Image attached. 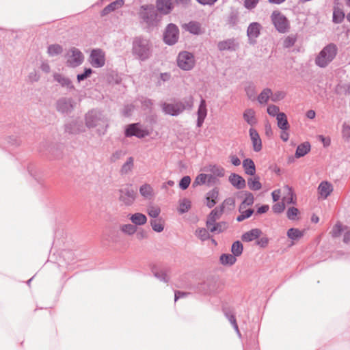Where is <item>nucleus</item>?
Segmentation results:
<instances>
[{
	"label": "nucleus",
	"instance_id": "58836bf2",
	"mask_svg": "<svg viewBox=\"0 0 350 350\" xmlns=\"http://www.w3.org/2000/svg\"><path fill=\"white\" fill-rule=\"evenodd\" d=\"M243 118L250 125H254L256 123L255 118V111L252 109H247L243 113Z\"/></svg>",
	"mask_w": 350,
	"mask_h": 350
},
{
	"label": "nucleus",
	"instance_id": "f257e3e1",
	"mask_svg": "<svg viewBox=\"0 0 350 350\" xmlns=\"http://www.w3.org/2000/svg\"><path fill=\"white\" fill-rule=\"evenodd\" d=\"M85 125L89 129L101 126L98 129L97 133L99 135H105L108 128V120L99 110L92 109L85 116Z\"/></svg>",
	"mask_w": 350,
	"mask_h": 350
},
{
	"label": "nucleus",
	"instance_id": "c03bdc74",
	"mask_svg": "<svg viewBox=\"0 0 350 350\" xmlns=\"http://www.w3.org/2000/svg\"><path fill=\"white\" fill-rule=\"evenodd\" d=\"M247 185L249 188L254 191H258L262 187V185L259 180V177L258 176L248 178Z\"/></svg>",
	"mask_w": 350,
	"mask_h": 350
},
{
	"label": "nucleus",
	"instance_id": "7ed1b4c3",
	"mask_svg": "<svg viewBox=\"0 0 350 350\" xmlns=\"http://www.w3.org/2000/svg\"><path fill=\"white\" fill-rule=\"evenodd\" d=\"M193 105V98L191 96L185 97L174 103H163L161 104L163 111L165 114L176 116L183 113L185 110H190Z\"/></svg>",
	"mask_w": 350,
	"mask_h": 350
},
{
	"label": "nucleus",
	"instance_id": "f8f14e48",
	"mask_svg": "<svg viewBox=\"0 0 350 350\" xmlns=\"http://www.w3.org/2000/svg\"><path fill=\"white\" fill-rule=\"evenodd\" d=\"M38 149L40 152L51 154L55 158H59L62 156V146L53 144L46 140L40 143Z\"/></svg>",
	"mask_w": 350,
	"mask_h": 350
},
{
	"label": "nucleus",
	"instance_id": "4d7b16f0",
	"mask_svg": "<svg viewBox=\"0 0 350 350\" xmlns=\"http://www.w3.org/2000/svg\"><path fill=\"white\" fill-rule=\"evenodd\" d=\"M297 40V37L295 35H291L286 37L283 42L284 48H290L293 46Z\"/></svg>",
	"mask_w": 350,
	"mask_h": 350
},
{
	"label": "nucleus",
	"instance_id": "2eb2a0df",
	"mask_svg": "<svg viewBox=\"0 0 350 350\" xmlns=\"http://www.w3.org/2000/svg\"><path fill=\"white\" fill-rule=\"evenodd\" d=\"M261 27L260 24L257 22L250 24L247 29V36L250 44H254L256 42V38L260 35Z\"/></svg>",
	"mask_w": 350,
	"mask_h": 350
},
{
	"label": "nucleus",
	"instance_id": "603ef678",
	"mask_svg": "<svg viewBox=\"0 0 350 350\" xmlns=\"http://www.w3.org/2000/svg\"><path fill=\"white\" fill-rule=\"evenodd\" d=\"M120 229L122 232L128 234L132 235L135 234L137 231V227L133 224H124L120 227Z\"/></svg>",
	"mask_w": 350,
	"mask_h": 350
},
{
	"label": "nucleus",
	"instance_id": "0e129e2a",
	"mask_svg": "<svg viewBox=\"0 0 350 350\" xmlns=\"http://www.w3.org/2000/svg\"><path fill=\"white\" fill-rule=\"evenodd\" d=\"M209 176L210 178L211 176L205 174H199L195 179L193 185H203L206 183L207 177Z\"/></svg>",
	"mask_w": 350,
	"mask_h": 350
},
{
	"label": "nucleus",
	"instance_id": "423d86ee",
	"mask_svg": "<svg viewBox=\"0 0 350 350\" xmlns=\"http://www.w3.org/2000/svg\"><path fill=\"white\" fill-rule=\"evenodd\" d=\"M178 66L183 70H190L195 65V58L193 55L188 51H182L179 53L177 57Z\"/></svg>",
	"mask_w": 350,
	"mask_h": 350
},
{
	"label": "nucleus",
	"instance_id": "cd10ccee",
	"mask_svg": "<svg viewBox=\"0 0 350 350\" xmlns=\"http://www.w3.org/2000/svg\"><path fill=\"white\" fill-rule=\"evenodd\" d=\"M124 0H116L107 5L100 12L102 16L120 8L124 5Z\"/></svg>",
	"mask_w": 350,
	"mask_h": 350
},
{
	"label": "nucleus",
	"instance_id": "4c0bfd02",
	"mask_svg": "<svg viewBox=\"0 0 350 350\" xmlns=\"http://www.w3.org/2000/svg\"><path fill=\"white\" fill-rule=\"evenodd\" d=\"M310 150V145L308 142H304L299 145L295 152V157L299 158L306 155Z\"/></svg>",
	"mask_w": 350,
	"mask_h": 350
},
{
	"label": "nucleus",
	"instance_id": "a18cd8bd",
	"mask_svg": "<svg viewBox=\"0 0 350 350\" xmlns=\"http://www.w3.org/2000/svg\"><path fill=\"white\" fill-rule=\"evenodd\" d=\"M304 236L302 231L298 228H291L287 231V237L291 240H297Z\"/></svg>",
	"mask_w": 350,
	"mask_h": 350
},
{
	"label": "nucleus",
	"instance_id": "864d4df0",
	"mask_svg": "<svg viewBox=\"0 0 350 350\" xmlns=\"http://www.w3.org/2000/svg\"><path fill=\"white\" fill-rule=\"evenodd\" d=\"M147 213L150 217L157 219L161 213V208L159 206H149L147 208Z\"/></svg>",
	"mask_w": 350,
	"mask_h": 350
},
{
	"label": "nucleus",
	"instance_id": "ddd939ff",
	"mask_svg": "<svg viewBox=\"0 0 350 350\" xmlns=\"http://www.w3.org/2000/svg\"><path fill=\"white\" fill-rule=\"evenodd\" d=\"M55 107L58 112L68 114L74 109V100L72 98L62 97L57 100Z\"/></svg>",
	"mask_w": 350,
	"mask_h": 350
},
{
	"label": "nucleus",
	"instance_id": "2f4dec72",
	"mask_svg": "<svg viewBox=\"0 0 350 350\" xmlns=\"http://www.w3.org/2000/svg\"><path fill=\"white\" fill-rule=\"evenodd\" d=\"M243 167L245 174L253 176L256 172V167L254 161L251 159H245L243 161Z\"/></svg>",
	"mask_w": 350,
	"mask_h": 350
},
{
	"label": "nucleus",
	"instance_id": "7c9ffc66",
	"mask_svg": "<svg viewBox=\"0 0 350 350\" xmlns=\"http://www.w3.org/2000/svg\"><path fill=\"white\" fill-rule=\"evenodd\" d=\"M139 193L146 200L151 199L154 196L153 188L149 184H144L139 187Z\"/></svg>",
	"mask_w": 350,
	"mask_h": 350
},
{
	"label": "nucleus",
	"instance_id": "a211bd4d",
	"mask_svg": "<svg viewBox=\"0 0 350 350\" xmlns=\"http://www.w3.org/2000/svg\"><path fill=\"white\" fill-rule=\"evenodd\" d=\"M333 186L327 181L321 182L318 187L319 198L325 200L326 199L332 192Z\"/></svg>",
	"mask_w": 350,
	"mask_h": 350
},
{
	"label": "nucleus",
	"instance_id": "dca6fc26",
	"mask_svg": "<svg viewBox=\"0 0 350 350\" xmlns=\"http://www.w3.org/2000/svg\"><path fill=\"white\" fill-rule=\"evenodd\" d=\"M239 48V42L234 38H229L219 41L217 43V49L220 51H235Z\"/></svg>",
	"mask_w": 350,
	"mask_h": 350
},
{
	"label": "nucleus",
	"instance_id": "69168bd1",
	"mask_svg": "<svg viewBox=\"0 0 350 350\" xmlns=\"http://www.w3.org/2000/svg\"><path fill=\"white\" fill-rule=\"evenodd\" d=\"M286 96V93L282 91H278L275 93L272 92L271 100L273 102H278L282 100Z\"/></svg>",
	"mask_w": 350,
	"mask_h": 350
},
{
	"label": "nucleus",
	"instance_id": "39448f33",
	"mask_svg": "<svg viewBox=\"0 0 350 350\" xmlns=\"http://www.w3.org/2000/svg\"><path fill=\"white\" fill-rule=\"evenodd\" d=\"M139 17L142 23L148 27H154L161 21V16L159 15L158 10L153 5H142L139 12Z\"/></svg>",
	"mask_w": 350,
	"mask_h": 350
},
{
	"label": "nucleus",
	"instance_id": "393cba45",
	"mask_svg": "<svg viewBox=\"0 0 350 350\" xmlns=\"http://www.w3.org/2000/svg\"><path fill=\"white\" fill-rule=\"evenodd\" d=\"M196 291L204 295H209L214 293V284L211 282H203L196 286Z\"/></svg>",
	"mask_w": 350,
	"mask_h": 350
},
{
	"label": "nucleus",
	"instance_id": "c85d7f7f",
	"mask_svg": "<svg viewBox=\"0 0 350 350\" xmlns=\"http://www.w3.org/2000/svg\"><path fill=\"white\" fill-rule=\"evenodd\" d=\"M218 196L219 192L217 189H213L206 193V206L208 208H212L217 204Z\"/></svg>",
	"mask_w": 350,
	"mask_h": 350
},
{
	"label": "nucleus",
	"instance_id": "6e6552de",
	"mask_svg": "<svg viewBox=\"0 0 350 350\" xmlns=\"http://www.w3.org/2000/svg\"><path fill=\"white\" fill-rule=\"evenodd\" d=\"M179 38V29L177 25L170 23L167 25L164 33L163 41L168 45H174Z\"/></svg>",
	"mask_w": 350,
	"mask_h": 350
},
{
	"label": "nucleus",
	"instance_id": "bb28decb",
	"mask_svg": "<svg viewBox=\"0 0 350 350\" xmlns=\"http://www.w3.org/2000/svg\"><path fill=\"white\" fill-rule=\"evenodd\" d=\"M53 78L54 80L59 83L62 87L66 88L68 90L74 89V85L69 78L59 73H55L53 75Z\"/></svg>",
	"mask_w": 350,
	"mask_h": 350
},
{
	"label": "nucleus",
	"instance_id": "c756f323",
	"mask_svg": "<svg viewBox=\"0 0 350 350\" xmlns=\"http://www.w3.org/2000/svg\"><path fill=\"white\" fill-rule=\"evenodd\" d=\"M129 219L135 226H142L145 224L147 221L146 216L141 213H136L131 215Z\"/></svg>",
	"mask_w": 350,
	"mask_h": 350
},
{
	"label": "nucleus",
	"instance_id": "f3484780",
	"mask_svg": "<svg viewBox=\"0 0 350 350\" xmlns=\"http://www.w3.org/2000/svg\"><path fill=\"white\" fill-rule=\"evenodd\" d=\"M84 131L83 123L80 121L72 120L65 125V132L69 134H78Z\"/></svg>",
	"mask_w": 350,
	"mask_h": 350
},
{
	"label": "nucleus",
	"instance_id": "5fc2aeb1",
	"mask_svg": "<svg viewBox=\"0 0 350 350\" xmlns=\"http://www.w3.org/2000/svg\"><path fill=\"white\" fill-rule=\"evenodd\" d=\"M239 212L240 215L237 217V220L240 222L251 217L254 213V210L252 208H248L245 211H243L242 209L241 211L239 210Z\"/></svg>",
	"mask_w": 350,
	"mask_h": 350
},
{
	"label": "nucleus",
	"instance_id": "b1692460",
	"mask_svg": "<svg viewBox=\"0 0 350 350\" xmlns=\"http://www.w3.org/2000/svg\"><path fill=\"white\" fill-rule=\"evenodd\" d=\"M229 182L232 186L238 189H243L245 187V180L240 175L232 173L229 176Z\"/></svg>",
	"mask_w": 350,
	"mask_h": 350
},
{
	"label": "nucleus",
	"instance_id": "49530a36",
	"mask_svg": "<svg viewBox=\"0 0 350 350\" xmlns=\"http://www.w3.org/2000/svg\"><path fill=\"white\" fill-rule=\"evenodd\" d=\"M153 274L155 278L161 282L167 283L169 282V276L164 270H153Z\"/></svg>",
	"mask_w": 350,
	"mask_h": 350
},
{
	"label": "nucleus",
	"instance_id": "09e8293b",
	"mask_svg": "<svg viewBox=\"0 0 350 350\" xmlns=\"http://www.w3.org/2000/svg\"><path fill=\"white\" fill-rule=\"evenodd\" d=\"M63 51V48L62 46L57 44H51L49 46L47 52L50 56H55Z\"/></svg>",
	"mask_w": 350,
	"mask_h": 350
},
{
	"label": "nucleus",
	"instance_id": "f03ea898",
	"mask_svg": "<svg viewBox=\"0 0 350 350\" xmlns=\"http://www.w3.org/2000/svg\"><path fill=\"white\" fill-rule=\"evenodd\" d=\"M132 53L138 59L145 61L152 55V45L146 38L138 36L133 39Z\"/></svg>",
	"mask_w": 350,
	"mask_h": 350
},
{
	"label": "nucleus",
	"instance_id": "6e6d98bb",
	"mask_svg": "<svg viewBox=\"0 0 350 350\" xmlns=\"http://www.w3.org/2000/svg\"><path fill=\"white\" fill-rule=\"evenodd\" d=\"M299 211L297 208L291 206L289 207L286 211V217L290 220H296Z\"/></svg>",
	"mask_w": 350,
	"mask_h": 350
},
{
	"label": "nucleus",
	"instance_id": "9d476101",
	"mask_svg": "<svg viewBox=\"0 0 350 350\" xmlns=\"http://www.w3.org/2000/svg\"><path fill=\"white\" fill-rule=\"evenodd\" d=\"M271 20L275 29L280 33L287 31L289 25L287 18L280 12L274 11L271 14Z\"/></svg>",
	"mask_w": 350,
	"mask_h": 350
},
{
	"label": "nucleus",
	"instance_id": "4468645a",
	"mask_svg": "<svg viewBox=\"0 0 350 350\" xmlns=\"http://www.w3.org/2000/svg\"><path fill=\"white\" fill-rule=\"evenodd\" d=\"M83 59L82 53L78 49L73 47L68 53L67 64L75 68L83 63Z\"/></svg>",
	"mask_w": 350,
	"mask_h": 350
},
{
	"label": "nucleus",
	"instance_id": "6ab92c4d",
	"mask_svg": "<svg viewBox=\"0 0 350 350\" xmlns=\"http://www.w3.org/2000/svg\"><path fill=\"white\" fill-rule=\"evenodd\" d=\"M183 27L190 33L193 35H201L204 32L201 24L198 21H190L185 24Z\"/></svg>",
	"mask_w": 350,
	"mask_h": 350
},
{
	"label": "nucleus",
	"instance_id": "37998d69",
	"mask_svg": "<svg viewBox=\"0 0 350 350\" xmlns=\"http://www.w3.org/2000/svg\"><path fill=\"white\" fill-rule=\"evenodd\" d=\"M191 208V201L187 198H183L179 200V207L178 211L180 214L185 213Z\"/></svg>",
	"mask_w": 350,
	"mask_h": 350
},
{
	"label": "nucleus",
	"instance_id": "0eeeda50",
	"mask_svg": "<svg viewBox=\"0 0 350 350\" xmlns=\"http://www.w3.org/2000/svg\"><path fill=\"white\" fill-rule=\"evenodd\" d=\"M118 199L123 204L131 206L135 200L137 193L131 185H126L118 191Z\"/></svg>",
	"mask_w": 350,
	"mask_h": 350
},
{
	"label": "nucleus",
	"instance_id": "473e14b6",
	"mask_svg": "<svg viewBox=\"0 0 350 350\" xmlns=\"http://www.w3.org/2000/svg\"><path fill=\"white\" fill-rule=\"evenodd\" d=\"M134 167V159L132 157H129L126 162L122 165L120 170V173L122 175H126L130 173Z\"/></svg>",
	"mask_w": 350,
	"mask_h": 350
},
{
	"label": "nucleus",
	"instance_id": "774afa93",
	"mask_svg": "<svg viewBox=\"0 0 350 350\" xmlns=\"http://www.w3.org/2000/svg\"><path fill=\"white\" fill-rule=\"evenodd\" d=\"M285 209L284 202H277L272 206V210L275 213H281Z\"/></svg>",
	"mask_w": 350,
	"mask_h": 350
},
{
	"label": "nucleus",
	"instance_id": "13d9d810",
	"mask_svg": "<svg viewBox=\"0 0 350 350\" xmlns=\"http://www.w3.org/2000/svg\"><path fill=\"white\" fill-rule=\"evenodd\" d=\"M286 189H287L288 191V196L286 197H283L282 198V202L286 204H295V202L293 199V190L291 187H289L288 186H286Z\"/></svg>",
	"mask_w": 350,
	"mask_h": 350
},
{
	"label": "nucleus",
	"instance_id": "8fccbe9b",
	"mask_svg": "<svg viewBox=\"0 0 350 350\" xmlns=\"http://www.w3.org/2000/svg\"><path fill=\"white\" fill-rule=\"evenodd\" d=\"M208 230L206 228H198L196 230L195 234L198 237L201 241H204L210 239V234L208 233Z\"/></svg>",
	"mask_w": 350,
	"mask_h": 350
},
{
	"label": "nucleus",
	"instance_id": "72a5a7b5",
	"mask_svg": "<svg viewBox=\"0 0 350 350\" xmlns=\"http://www.w3.org/2000/svg\"><path fill=\"white\" fill-rule=\"evenodd\" d=\"M272 91L270 88H265L257 97V100L260 104H266L269 98L271 99Z\"/></svg>",
	"mask_w": 350,
	"mask_h": 350
},
{
	"label": "nucleus",
	"instance_id": "052dcab7",
	"mask_svg": "<svg viewBox=\"0 0 350 350\" xmlns=\"http://www.w3.org/2000/svg\"><path fill=\"white\" fill-rule=\"evenodd\" d=\"M210 171L217 176L222 177L224 176L225 170L222 167L218 165H213L211 167Z\"/></svg>",
	"mask_w": 350,
	"mask_h": 350
},
{
	"label": "nucleus",
	"instance_id": "79ce46f5",
	"mask_svg": "<svg viewBox=\"0 0 350 350\" xmlns=\"http://www.w3.org/2000/svg\"><path fill=\"white\" fill-rule=\"evenodd\" d=\"M245 91L249 99L252 100L256 99V90L254 83L249 82L245 87Z\"/></svg>",
	"mask_w": 350,
	"mask_h": 350
},
{
	"label": "nucleus",
	"instance_id": "5701e85b",
	"mask_svg": "<svg viewBox=\"0 0 350 350\" xmlns=\"http://www.w3.org/2000/svg\"><path fill=\"white\" fill-rule=\"evenodd\" d=\"M197 126L201 127L207 115L206 104L204 99L202 98L198 109Z\"/></svg>",
	"mask_w": 350,
	"mask_h": 350
},
{
	"label": "nucleus",
	"instance_id": "a19ab883",
	"mask_svg": "<svg viewBox=\"0 0 350 350\" xmlns=\"http://www.w3.org/2000/svg\"><path fill=\"white\" fill-rule=\"evenodd\" d=\"M237 260L236 256L233 254H223L220 256L221 263L224 265H232Z\"/></svg>",
	"mask_w": 350,
	"mask_h": 350
},
{
	"label": "nucleus",
	"instance_id": "338daca9",
	"mask_svg": "<svg viewBox=\"0 0 350 350\" xmlns=\"http://www.w3.org/2000/svg\"><path fill=\"white\" fill-rule=\"evenodd\" d=\"M343 228L342 225L338 222L336 224V225L333 227L332 234V237H338L341 234V232H342Z\"/></svg>",
	"mask_w": 350,
	"mask_h": 350
},
{
	"label": "nucleus",
	"instance_id": "ea45409f",
	"mask_svg": "<svg viewBox=\"0 0 350 350\" xmlns=\"http://www.w3.org/2000/svg\"><path fill=\"white\" fill-rule=\"evenodd\" d=\"M245 195V198L239 206V210H242L245 208V206H251L254 203V196L252 193L245 191L243 192Z\"/></svg>",
	"mask_w": 350,
	"mask_h": 350
},
{
	"label": "nucleus",
	"instance_id": "de8ad7c7",
	"mask_svg": "<svg viewBox=\"0 0 350 350\" xmlns=\"http://www.w3.org/2000/svg\"><path fill=\"white\" fill-rule=\"evenodd\" d=\"M243 247L241 241H237L232 245L231 252L235 256H239L243 252Z\"/></svg>",
	"mask_w": 350,
	"mask_h": 350
},
{
	"label": "nucleus",
	"instance_id": "9b49d317",
	"mask_svg": "<svg viewBox=\"0 0 350 350\" xmlns=\"http://www.w3.org/2000/svg\"><path fill=\"white\" fill-rule=\"evenodd\" d=\"M89 62L94 68H101L105 64V53L100 49H92Z\"/></svg>",
	"mask_w": 350,
	"mask_h": 350
},
{
	"label": "nucleus",
	"instance_id": "bf43d9fd",
	"mask_svg": "<svg viewBox=\"0 0 350 350\" xmlns=\"http://www.w3.org/2000/svg\"><path fill=\"white\" fill-rule=\"evenodd\" d=\"M239 21L238 13L235 11H232L230 13L228 18V23L232 26H234L237 24Z\"/></svg>",
	"mask_w": 350,
	"mask_h": 350
},
{
	"label": "nucleus",
	"instance_id": "f704fd0d",
	"mask_svg": "<svg viewBox=\"0 0 350 350\" xmlns=\"http://www.w3.org/2000/svg\"><path fill=\"white\" fill-rule=\"evenodd\" d=\"M278 126L282 131L288 130L289 125L286 116L284 113L281 112L277 115Z\"/></svg>",
	"mask_w": 350,
	"mask_h": 350
},
{
	"label": "nucleus",
	"instance_id": "aec40b11",
	"mask_svg": "<svg viewBox=\"0 0 350 350\" xmlns=\"http://www.w3.org/2000/svg\"><path fill=\"white\" fill-rule=\"evenodd\" d=\"M157 10L163 14H168L172 10L174 6L172 0H157Z\"/></svg>",
	"mask_w": 350,
	"mask_h": 350
},
{
	"label": "nucleus",
	"instance_id": "e433bc0d",
	"mask_svg": "<svg viewBox=\"0 0 350 350\" xmlns=\"http://www.w3.org/2000/svg\"><path fill=\"white\" fill-rule=\"evenodd\" d=\"M150 224L152 230L157 232H161L164 229V220L161 217L151 219Z\"/></svg>",
	"mask_w": 350,
	"mask_h": 350
},
{
	"label": "nucleus",
	"instance_id": "1a4fd4ad",
	"mask_svg": "<svg viewBox=\"0 0 350 350\" xmlns=\"http://www.w3.org/2000/svg\"><path fill=\"white\" fill-rule=\"evenodd\" d=\"M148 135V131L144 129L139 123L129 124L124 131V135L126 137L135 136L137 138H144Z\"/></svg>",
	"mask_w": 350,
	"mask_h": 350
},
{
	"label": "nucleus",
	"instance_id": "20e7f679",
	"mask_svg": "<svg viewBox=\"0 0 350 350\" xmlns=\"http://www.w3.org/2000/svg\"><path fill=\"white\" fill-rule=\"evenodd\" d=\"M338 47L334 43H329L325 46L317 55L315 64L321 68H326L336 57Z\"/></svg>",
	"mask_w": 350,
	"mask_h": 350
},
{
	"label": "nucleus",
	"instance_id": "c9c22d12",
	"mask_svg": "<svg viewBox=\"0 0 350 350\" xmlns=\"http://www.w3.org/2000/svg\"><path fill=\"white\" fill-rule=\"evenodd\" d=\"M208 230L211 232L221 233L224 232L228 227V225L224 221L215 222L210 226H206Z\"/></svg>",
	"mask_w": 350,
	"mask_h": 350
},
{
	"label": "nucleus",
	"instance_id": "4be33fe9",
	"mask_svg": "<svg viewBox=\"0 0 350 350\" xmlns=\"http://www.w3.org/2000/svg\"><path fill=\"white\" fill-rule=\"evenodd\" d=\"M224 212V206L223 205H221L218 207H215L213 210L211 211L210 214L208 215L207 217V220L206 222V226H210L212 224H214V223L220 218L222 213Z\"/></svg>",
	"mask_w": 350,
	"mask_h": 350
},
{
	"label": "nucleus",
	"instance_id": "412c9836",
	"mask_svg": "<svg viewBox=\"0 0 350 350\" xmlns=\"http://www.w3.org/2000/svg\"><path fill=\"white\" fill-rule=\"evenodd\" d=\"M250 137L255 152H259L262 149V141L257 131L253 128L249 130Z\"/></svg>",
	"mask_w": 350,
	"mask_h": 350
},
{
	"label": "nucleus",
	"instance_id": "680f3d73",
	"mask_svg": "<svg viewBox=\"0 0 350 350\" xmlns=\"http://www.w3.org/2000/svg\"><path fill=\"white\" fill-rule=\"evenodd\" d=\"M191 183V178L189 176H185L181 178L179 183V187L181 189H187Z\"/></svg>",
	"mask_w": 350,
	"mask_h": 350
},
{
	"label": "nucleus",
	"instance_id": "a878e982",
	"mask_svg": "<svg viewBox=\"0 0 350 350\" xmlns=\"http://www.w3.org/2000/svg\"><path fill=\"white\" fill-rule=\"evenodd\" d=\"M261 234L260 229L254 228L243 234L241 239L245 242H250L260 237Z\"/></svg>",
	"mask_w": 350,
	"mask_h": 350
},
{
	"label": "nucleus",
	"instance_id": "3c124183",
	"mask_svg": "<svg viewBox=\"0 0 350 350\" xmlns=\"http://www.w3.org/2000/svg\"><path fill=\"white\" fill-rule=\"evenodd\" d=\"M345 18V13L340 9H334L333 12V22L338 24L342 22Z\"/></svg>",
	"mask_w": 350,
	"mask_h": 350
},
{
	"label": "nucleus",
	"instance_id": "e2e57ef3",
	"mask_svg": "<svg viewBox=\"0 0 350 350\" xmlns=\"http://www.w3.org/2000/svg\"><path fill=\"white\" fill-rule=\"evenodd\" d=\"M92 73V70L90 68H85L84 70V72L81 74H78L77 76V81L79 82H81L85 79H86L88 77L90 76V75Z\"/></svg>",
	"mask_w": 350,
	"mask_h": 350
}]
</instances>
